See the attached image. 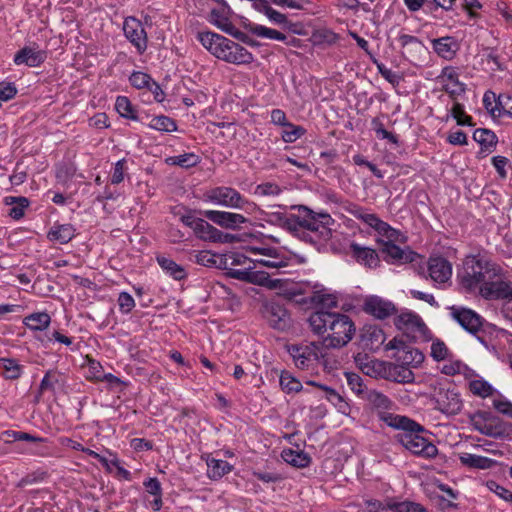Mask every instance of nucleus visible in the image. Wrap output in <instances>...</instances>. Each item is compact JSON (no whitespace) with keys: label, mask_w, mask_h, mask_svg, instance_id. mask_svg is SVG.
Here are the masks:
<instances>
[{"label":"nucleus","mask_w":512,"mask_h":512,"mask_svg":"<svg viewBox=\"0 0 512 512\" xmlns=\"http://www.w3.org/2000/svg\"><path fill=\"white\" fill-rule=\"evenodd\" d=\"M46 58L47 54L45 51L25 46L15 53L13 62L15 65H26L34 68L43 64Z\"/></svg>","instance_id":"5701e85b"},{"label":"nucleus","mask_w":512,"mask_h":512,"mask_svg":"<svg viewBox=\"0 0 512 512\" xmlns=\"http://www.w3.org/2000/svg\"><path fill=\"white\" fill-rule=\"evenodd\" d=\"M451 316L462 328L472 334H476L483 324L482 317L468 308L452 307Z\"/></svg>","instance_id":"2eb2a0df"},{"label":"nucleus","mask_w":512,"mask_h":512,"mask_svg":"<svg viewBox=\"0 0 512 512\" xmlns=\"http://www.w3.org/2000/svg\"><path fill=\"white\" fill-rule=\"evenodd\" d=\"M146 491L154 496L153 501L151 502V508L153 511H159L162 508V487L161 483L157 478H148L143 482Z\"/></svg>","instance_id":"f704fd0d"},{"label":"nucleus","mask_w":512,"mask_h":512,"mask_svg":"<svg viewBox=\"0 0 512 512\" xmlns=\"http://www.w3.org/2000/svg\"><path fill=\"white\" fill-rule=\"evenodd\" d=\"M281 457L286 463L297 468L308 467L311 462V458L307 453L290 448L284 449L281 453Z\"/></svg>","instance_id":"2f4dec72"},{"label":"nucleus","mask_w":512,"mask_h":512,"mask_svg":"<svg viewBox=\"0 0 512 512\" xmlns=\"http://www.w3.org/2000/svg\"><path fill=\"white\" fill-rule=\"evenodd\" d=\"M502 268L488 257L477 254L469 255L463 261L462 270L458 272L457 278L461 287L469 293L478 292L488 280L499 277Z\"/></svg>","instance_id":"f03ea898"},{"label":"nucleus","mask_w":512,"mask_h":512,"mask_svg":"<svg viewBox=\"0 0 512 512\" xmlns=\"http://www.w3.org/2000/svg\"><path fill=\"white\" fill-rule=\"evenodd\" d=\"M486 485L490 491L494 492L500 498L512 504V492L510 490L506 489L493 480L488 481Z\"/></svg>","instance_id":"0e129e2a"},{"label":"nucleus","mask_w":512,"mask_h":512,"mask_svg":"<svg viewBox=\"0 0 512 512\" xmlns=\"http://www.w3.org/2000/svg\"><path fill=\"white\" fill-rule=\"evenodd\" d=\"M282 192L279 185L272 183V182H266L259 184L256 187L255 193L261 196H277Z\"/></svg>","instance_id":"e2e57ef3"},{"label":"nucleus","mask_w":512,"mask_h":512,"mask_svg":"<svg viewBox=\"0 0 512 512\" xmlns=\"http://www.w3.org/2000/svg\"><path fill=\"white\" fill-rule=\"evenodd\" d=\"M246 29L251 34L261 38H268L277 41H286L287 39V36L282 32L255 23H249L246 25Z\"/></svg>","instance_id":"72a5a7b5"},{"label":"nucleus","mask_w":512,"mask_h":512,"mask_svg":"<svg viewBox=\"0 0 512 512\" xmlns=\"http://www.w3.org/2000/svg\"><path fill=\"white\" fill-rule=\"evenodd\" d=\"M262 315L273 329L285 331L291 326L292 319L289 311L278 301H266L262 306Z\"/></svg>","instance_id":"0eeeda50"},{"label":"nucleus","mask_w":512,"mask_h":512,"mask_svg":"<svg viewBox=\"0 0 512 512\" xmlns=\"http://www.w3.org/2000/svg\"><path fill=\"white\" fill-rule=\"evenodd\" d=\"M262 220L279 227H282L284 219L287 214L280 211H270V210H262L261 211Z\"/></svg>","instance_id":"680f3d73"},{"label":"nucleus","mask_w":512,"mask_h":512,"mask_svg":"<svg viewBox=\"0 0 512 512\" xmlns=\"http://www.w3.org/2000/svg\"><path fill=\"white\" fill-rule=\"evenodd\" d=\"M152 80L149 74L141 71H135L129 77L130 84L136 89H147Z\"/></svg>","instance_id":"4d7b16f0"},{"label":"nucleus","mask_w":512,"mask_h":512,"mask_svg":"<svg viewBox=\"0 0 512 512\" xmlns=\"http://www.w3.org/2000/svg\"><path fill=\"white\" fill-rule=\"evenodd\" d=\"M117 302L122 314L130 313L135 307V300L128 292H120Z\"/></svg>","instance_id":"052dcab7"},{"label":"nucleus","mask_w":512,"mask_h":512,"mask_svg":"<svg viewBox=\"0 0 512 512\" xmlns=\"http://www.w3.org/2000/svg\"><path fill=\"white\" fill-rule=\"evenodd\" d=\"M3 203L11 206L8 215L14 220H20L25 215V210L29 207L30 201L24 196H6Z\"/></svg>","instance_id":"c756f323"},{"label":"nucleus","mask_w":512,"mask_h":512,"mask_svg":"<svg viewBox=\"0 0 512 512\" xmlns=\"http://www.w3.org/2000/svg\"><path fill=\"white\" fill-rule=\"evenodd\" d=\"M193 232L197 238L209 242H213L216 235H218V229L201 218H198Z\"/></svg>","instance_id":"e433bc0d"},{"label":"nucleus","mask_w":512,"mask_h":512,"mask_svg":"<svg viewBox=\"0 0 512 512\" xmlns=\"http://www.w3.org/2000/svg\"><path fill=\"white\" fill-rule=\"evenodd\" d=\"M103 373H104L103 367L98 361H96L94 359L88 360V366H87V372H86V378L88 380L99 382Z\"/></svg>","instance_id":"bf43d9fd"},{"label":"nucleus","mask_w":512,"mask_h":512,"mask_svg":"<svg viewBox=\"0 0 512 512\" xmlns=\"http://www.w3.org/2000/svg\"><path fill=\"white\" fill-rule=\"evenodd\" d=\"M281 228L288 230L293 233L295 236L301 239L302 230L300 224V212L295 214L286 215L283 225Z\"/></svg>","instance_id":"5fc2aeb1"},{"label":"nucleus","mask_w":512,"mask_h":512,"mask_svg":"<svg viewBox=\"0 0 512 512\" xmlns=\"http://www.w3.org/2000/svg\"><path fill=\"white\" fill-rule=\"evenodd\" d=\"M300 212L301 240L317 245L328 241L332 236L330 226L334 220L328 213H317L306 206H298Z\"/></svg>","instance_id":"20e7f679"},{"label":"nucleus","mask_w":512,"mask_h":512,"mask_svg":"<svg viewBox=\"0 0 512 512\" xmlns=\"http://www.w3.org/2000/svg\"><path fill=\"white\" fill-rule=\"evenodd\" d=\"M17 94V88L14 83L0 82V100L8 101Z\"/></svg>","instance_id":"774afa93"},{"label":"nucleus","mask_w":512,"mask_h":512,"mask_svg":"<svg viewBox=\"0 0 512 512\" xmlns=\"http://www.w3.org/2000/svg\"><path fill=\"white\" fill-rule=\"evenodd\" d=\"M279 385L281 390L286 394L298 393L303 388L300 380L287 370H283L280 373Z\"/></svg>","instance_id":"c9c22d12"},{"label":"nucleus","mask_w":512,"mask_h":512,"mask_svg":"<svg viewBox=\"0 0 512 512\" xmlns=\"http://www.w3.org/2000/svg\"><path fill=\"white\" fill-rule=\"evenodd\" d=\"M435 53L446 60H451L456 55L459 45L451 36L440 37L431 41Z\"/></svg>","instance_id":"bb28decb"},{"label":"nucleus","mask_w":512,"mask_h":512,"mask_svg":"<svg viewBox=\"0 0 512 512\" xmlns=\"http://www.w3.org/2000/svg\"><path fill=\"white\" fill-rule=\"evenodd\" d=\"M350 251L352 257L360 264L369 268H374L379 264V257L377 252L369 247L361 246L356 242L350 244Z\"/></svg>","instance_id":"393cba45"},{"label":"nucleus","mask_w":512,"mask_h":512,"mask_svg":"<svg viewBox=\"0 0 512 512\" xmlns=\"http://www.w3.org/2000/svg\"><path fill=\"white\" fill-rule=\"evenodd\" d=\"M380 420L389 427L400 430L395 439L412 454L424 458H434L437 455V447L422 436L425 429L416 421L393 413H382Z\"/></svg>","instance_id":"f257e3e1"},{"label":"nucleus","mask_w":512,"mask_h":512,"mask_svg":"<svg viewBox=\"0 0 512 512\" xmlns=\"http://www.w3.org/2000/svg\"><path fill=\"white\" fill-rule=\"evenodd\" d=\"M345 378L349 388L359 397L363 398V394L367 392L366 385L363 382V378L354 372H345Z\"/></svg>","instance_id":"49530a36"},{"label":"nucleus","mask_w":512,"mask_h":512,"mask_svg":"<svg viewBox=\"0 0 512 512\" xmlns=\"http://www.w3.org/2000/svg\"><path fill=\"white\" fill-rule=\"evenodd\" d=\"M168 160L173 165H178L183 168H190L198 164L199 157L194 153H185L170 157Z\"/></svg>","instance_id":"864d4df0"},{"label":"nucleus","mask_w":512,"mask_h":512,"mask_svg":"<svg viewBox=\"0 0 512 512\" xmlns=\"http://www.w3.org/2000/svg\"><path fill=\"white\" fill-rule=\"evenodd\" d=\"M369 405L375 408L378 412V418L382 413H390L389 410L393 407V402L383 393L377 390H368L363 394V398Z\"/></svg>","instance_id":"c85d7f7f"},{"label":"nucleus","mask_w":512,"mask_h":512,"mask_svg":"<svg viewBox=\"0 0 512 512\" xmlns=\"http://www.w3.org/2000/svg\"><path fill=\"white\" fill-rule=\"evenodd\" d=\"M488 413L483 411H477L475 414L470 416V421L475 430L483 435L490 436L493 438H500L505 434V428L503 424L487 422Z\"/></svg>","instance_id":"aec40b11"},{"label":"nucleus","mask_w":512,"mask_h":512,"mask_svg":"<svg viewBox=\"0 0 512 512\" xmlns=\"http://www.w3.org/2000/svg\"><path fill=\"white\" fill-rule=\"evenodd\" d=\"M473 139L484 149H490L497 144V136L489 129L478 128L473 133Z\"/></svg>","instance_id":"37998d69"},{"label":"nucleus","mask_w":512,"mask_h":512,"mask_svg":"<svg viewBox=\"0 0 512 512\" xmlns=\"http://www.w3.org/2000/svg\"><path fill=\"white\" fill-rule=\"evenodd\" d=\"M148 127L161 132H174L177 130L176 121L168 116L160 115L151 119Z\"/></svg>","instance_id":"79ce46f5"},{"label":"nucleus","mask_w":512,"mask_h":512,"mask_svg":"<svg viewBox=\"0 0 512 512\" xmlns=\"http://www.w3.org/2000/svg\"><path fill=\"white\" fill-rule=\"evenodd\" d=\"M362 309L365 313L381 320L396 312V307L391 301L376 295L366 297Z\"/></svg>","instance_id":"dca6fc26"},{"label":"nucleus","mask_w":512,"mask_h":512,"mask_svg":"<svg viewBox=\"0 0 512 512\" xmlns=\"http://www.w3.org/2000/svg\"><path fill=\"white\" fill-rule=\"evenodd\" d=\"M123 31L125 37L136 47L139 54L147 49V34L142 23L134 17L124 21Z\"/></svg>","instance_id":"f8f14e48"},{"label":"nucleus","mask_w":512,"mask_h":512,"mask_svg":"<svg viewBox=\"0 0 512 512\" xmlns=\"http://www.w3.org/2000/svg\"><path fill=\"white\" fill-rule=\"evenodd\" d=\"M204 200L230 209L249 210L254 203L246 199L239 191L229 186L214 187L204 193Z\"/></svg>","instance_id":"39448f33"},{"label":"nucleus","mask_w":512,"mask_h":512,"mask_svg":"<svg viewBox=\"0 0 512 512\" xmlns=\"http://www.w3.org/2000/svg\"><path fill=\"white\" fill-rule=\"evenodd\" d=\"M436 402L438 409L447 415L458 414L463 406L460 394L455 389L441 390Z\"/></svg>","instance_id":"4be33fe9"},{"label":"nucleus","mask_w":512,"mask_h":512,"mask_svg":"<svg viewBox=\"0 0 512 512\" xmlns=\"http://www.w3.org/2000/svg\"><path fill=\"white\" fill-rule=\"evenodd\" d=\"M395 325L399 330L423 332L426 325L422 318L414 312H403L395 318Z\"/></svg>","instance_id":"a878e982"},{"label":"nucleus","mask_w":512,"mask_h":512,"mask_svg":"<svg viewBox=\"0 0 512 512\" xmlns=\"http://www.w3.org/2000/svg\"><path fill=\"white\" fill-rule=\"evenodd\" d=\"M431 356L438 362L446 360L449 356V349L443 341L437 339L431 344Z\"/></svg>","instance_id":"13d9d810"},{"label":"nucleus","mask_w":512,"mask_h":512,"mask_svg":"<svg viewBox=\"0 0 512 512\" xmlns=\"http://www.w3.org/2000/svg\"><path fill=\"white\" fill-rule=\"evenodd\" d=\"M483 105H484V108L487 110V112L491 116L496 117V111H497L496 94L493 91L488 90L484 93Z\"/></svg>","instance_id":"338daca9"},{"label":"nucleus","mask_w":512,"mask_h":512,"mask_svg":"<svg viewBox=\"0 0 512 512\" xmlns=\"http://www.w3.org/2000/svg\"><path fill=\"white\" fill-rule=\"evenodd\" d=\"M254 268L255 266L246 269H230L227 274L233 279L245 281L251 284L268 288L276 287V280H272L268 273L264 271H255L253 270Z\"/></svg>","instance_id":"ddd939ff"},{"label":"nucleus","mask_w":512,"mask_h":512,"mask_svg":"<svg viewBox=\"0 0 512 512\" xmlns=\"http://www.w3.org/2000/svg\"><path fill=\"white\" fill-rule=\"evenodd\" d=\"M4 436H7L6 441H26L32 442L33 445L27 449V453L38 457H51L53 452L49 446L46 445L48 442L47 438L37 437L30 433L23 431L8 430L3 432Z\"/></svg>","instance_id":"6e6552de"},{"label":"nucleus","mask_w":512,"mask_h":512,"mask_svg":"<svg viewBox=\"0 0 512 512\" xmlns=\"http://www.w3.org/2000/svg\"><path fill=\"white\" fill-rule=\"evenodd\" d=\"M76 236V229L72 224L54 223L47 233V238L51 242L67 244Z\"/></svg>","instance_id":"cd10ccee"},{"label":"nucleus","mask_w":512,"mask_h":512,"mask_svg":"<svg viewBox=\"0 0 512 512\" xmlns=\"http://www.w3.org/2000/svg\"><path fill=\"white\" fill-rule=\"evenodd\" d=\"M288 352L296 367L302 370L309 369L318 358L315 348L310 345H291Z\"/></svg>","instance_id":"412c9836"},{"label":"nucleus","mask_w":512,"mask_h":512,"mask_svg":"<svg viewBox=\"0 0 512 512\" xmlns=\"http://www.w3.org/2000/svg\"><path fill=\"white\" fill-rule=\"evenodd\" d=\"M469 389L474 395L482 398L491 396L494 390L492 385L483 379H474L470 381Z\"/></svg>","instance_id":"09e8293b"},{"label":"nucleus","mask_w":512,"mask_h":512,"mask_svg":"<svg viewBox=\"0 0 512 512\" xmlns=\"http://www.w3.org/2000/svg\"><path fill=\"white\" fill-rule=\"evenodd\" d=\"M285 128L286 129L281 133V138L286 143H293L306 133V129L304 127L294 125L290 122H288V125H286Z\"/></svg>","instance_id":"8fccbe9b"},{"label":"nucleus","mask_w":512,"mask_h":512,"mask_svg":"<svg viewBox=\"0 0 512 512\" xmlns=\"http://www.w3.org/2000/svg\"><path fill=\"white\" fill-rule=\"evenodd\" d=\"M374 230L382 237H385L387 241H399L401 237L400 231L390 226L387 222L379 220Z\"/></svg>","instance_id":"603ef678"},{"label":"nucleus","mask_w":512,"mask_h":512,"mask_svg":"<svg viewBox=\"0 0 512 512\" xmlns=\"http://www.w3.org/2000/svg\"><path fill=\"white\" fill-rule=\"evenodd\" d=\"M460 461L463 465L470 467V468H477V469H488L492 466L493 460L484 457L479 456L471 453H463L460 456Z\"/></svg>","instance_id":"4c0bfd02"},{"label":"nucleus","mask_w":512,"mask_h":512,"mask_svg":"<svg viewBox=\"0 0 512 512\" xmlns=\"http://www.w3.org/2000/svg\"><path fill=\"white\" fill-rule=\"evenodd\" d=\"M396 241H382L381 253L385 261L391 264L412 263L420 258V255L410 248H401L395 244Z\"/></svg>","instance_id":"9d476101"},{"label":"nucleus","mask_w":512,"mask_h":512,"mask_svg":"<svg viewBox=\"0 0 512 512\" xmlns=\"http://www.w3.org/2000/svg\"><path fill=\"white\" fill-rule=\"evenodd\" d=\"M201 213L205 218L225 229H236L248 221L243 215L233 212L205 210Z\"/></svg>","instance_id":"a211bd4d"},{"label":"nucleus","mask_w":512,"mask_h":512,"mask_svg":"<svg viewBox=\"0 0 512 512\" xmlns=\"http://www.w3.org/2000/svg\"><path fill=\"white\" fill-rule=\"evenodd\" d=\"M313 292L307 298L302 299L301 303H311L316 306H321L323 310L335 308L338 305L337 297L334 294L328 293L321 285L316 284Z\"/></svg>","instance_id":"b1692460"},{"label":"nucleus","mask_w":512,"mask_h":512,"mask_svg":"<svg viewBox=\"0 0 512 512\" xmlns=\"http://www.w3.org/2000/svg\"><path fill=\"white\" fill-rule=\"evenodd\" d=\"M338 315V312H330L323 309L317 310L308 318L309 327L318 336L326 335L325 337H330Z\"/></svg>","instance_id":"9b49d317"},{"label":"nucleus","mask_w":512,"mask_h":512,"mask_svg":"<svg viewBox=\"0 0 512 512\" xmlns=\"http://www.w3.org/2000/svg\"><path fill=\"white\" fill-rule=\"evenodd\" d=\"M349 213L354 216L356 219L364 222L366 225L371 228H375L380 218L374 213H368L367 210L361 206L354 205L351 209L348 210Z\"/></svg>","instance_id":"c03bdc74"},{"label":"nucleus","mask_w":512,"mask_h":512,"mask_svg":"<svg viewBox=\"0 0 512 512\" xmlns=\"http://www.w3.org/2000/svg\"><path fill=\"white\" fill-rule=\"evenodd\" d=\"M371 126L378 138L387 139L394 144L398 143L397 136L392 134L391 132L387 131L384 128V124L382 123V121L379 118H377V117L373 118L371 121Z\"/></svg>","instance_id":"6e6d98bb"},{"label":"nucleus","mask_w":512,"mask_h":512,"mask_svg":"<svg viewBox=\"0 0 512 512\" xmlns=\"http://www.w3.org/2000/svg\"><path fill=\"white\" fill-rule=\"evenodd\" d=\"M61 374L56 370H48L39 385V395L46 391L54 392L56 384L59 383Z\"/></svg>","instance_id":"de8ad7c7"},{"label":"nucleus","mask_w":512,"mask_h":512,"mask_svg":"<svg viewBox=\"0 0 512 512\" xmlns=\"http://www.w3.org/2000/svg\"><path fill=\"white\" fill-rule=\"evenodd\" d=\"M428 277L436 284H444L451 279L452 264L442 256H431L427 262Z\"/></svg>","instance_id":"4468645a"},{"label":"nucleus","mask_w":512,"mask_h":512,"mask_svg":"<svg viewBox=\"0 0 512 512\" xmlns=\"http://www.w3.org/2000/svg\"><path fill=\"white\" fill-rule=\"evenodd\" d=\"M480 295L486 300H512V282L503 277L488 280L481 289Z\"/></svg>","instance_id":"1a4fd4ad"},{"label":"nucleus","mask_w":512,"mask_h":512,"mask_svg":"<svg viewBox=\"0 0 512 512\" xmlns=\"http://www.w3.org/2000/svg\"><path fill=\"white\" fill-rule=\"evenodd\" d=\"M213 23L223 32L231 35L232 37L242 36V32L238 30L227 18H221L219 12L212 11Z\"/></svg>","instance_id":"a18cd8bd"},{"label":"nucleus","mask_w":512,"mask_h":512,"mask_svg":"<svg viewBox=\"0 0 512 512\" xmlns=\"http://www.w3.org/2000/svg\"><path fill=\"white\" fill-rule=\"evenodd\" d=\"M216 258L217 254L211 253L210 251H199L195 255V262L205 267H214Z\"/></svg>","instance_id":"69168bd1"},{"label":"nucleus","mask_w":512,"mask_h":512,"mask_svg":"<svg viewBox=\"0 0 512 512\" xmlns=\"http://www.w3.org/2000/svg\"><path fill=\"white\" fill-rule=\"evenodd\" d=\"M438 80L443 83L442 90L446 92L453 101L466 90L465 84L459 81V74L454 67H444L441 74L438 76Z\"/></svg>","instance_id":"f3484780"},{"label":"nucleus","mask_w":512,"mask_h":512,"mask_svg":"<svg viewBox=\"0 0 512 512\" xmlns=\"http://www.w3.org/2000/svg\"><path fill=\"white\" fill-rule=\"evenodd\" d=\"M207 467V476L211 480H219L233 469L227 461L214 458L207 460Z\"/></svg>","instance_id":"7c9ffc66"},{"label":"nucleus","mask_w":512,"mask_h":512,"mask_svg":"<svg viewBox=\"0 0 512 512\" xmlns=\"http://www.w3.org/2000/svg\"><path fill=\"white\" fill-rule=\"evenodd\" d=\"M157 263L163 269V271H165V273L171 276L174 280L180 281L187 277V273L184 267L177 264L170 258L158 256Z\"/></svg>","instance_id":"473e14b6"},{"label":"nucleus","mask_w":512,"mask_h":512,"mask_svg":"<svg viewBox=\"0 0 512 512\" xmlns=\"http://www.w3.org/2000/svg\"><path fill=\"white\" fill-rule=\"evenodd\" d=\"M50 322L51 318L46 312L33 313L24 318V324L31 330H44Z\"/></svg>","instance_id":"ea45409f"},{"label":"nucleus","mask_w":512,"mask_h":512,"mask_svg":"<svg viewBox=\"0 0 512 512\" xmlns=\"http://www.w3.org/2000/svg\"><path fill=\"white\" fill-rule=\"evenodd\" d=\"M355 331L356 328L351 318L346 314L339 313L330 337H324L323 343L328 348H341L352 340Z\"/></svg>","instance_id":"423d86ee"},{"label":"nucleus","mask_w":512,"mask_h":512,"mask_svg":"<svg viewBox=\"0 0 512 512\" xmlns=\"http://www.w3.org/2000/svg\"><path fill=\"white\" fill-rule=\"evenodd\" d=\"M115 109L123 118L134 121L139 120L135 107L126 96H118L116 98Z\"/></svg>","instance_id":"58836bf2"},{"label":"nucleus","mask_w":512,"mask_h":512,"mask_svg":"<svg viewBox=\"0 0 512 512\" xmlns=\"http://www.w3.org/2000/svg\"><path fill=\"white\" fill-rule=\"evenodd\" d=\"M0 368L3 376L9 380L18 379L22 374V366L14 359L0 358Z\"/></svg>","instance_id":"a19ab883"},{"label":"nucleus","mask_w":512,"mask_h":512,"mask_svg":"<svg viewBox=\"0 0 512 512\" xmlns=\"http://www.w3.org/2000/svg\"><path fill=\"white\" fill-rule=\"evenodd\" d=\"M385 339V333L380 327L366 324L361 329L359 343L363 350L375 352L384 344Z\"/></svg>","instance_id":"6ab92c4d"},{"label":"nucleus","mask_w":512,"mask_h":512,"mask_svg":"<svg viewBox=\"0 0 512 512\" xmlns=\"http://www.w3.org/2000/svg\"><path fill=\"white\" fill-rule=\"evenodd\" d=\"M388 508L393 512H428L421 504L410 501L388 503Z\"/></svg>","instance_id":"3c124183"},{"label":"nucleus","mask_w":512,"mask_h":512,"mask_svg":"<svg viewBox=\"0 0 512 512\" xmlns=\"http://www.w3.org/2000/svg\"><path fill=\"white\" fill-rule=\"evenodd\" d=\"M197 39L216 58L235 65L250 64L253 54L240 44L214 32H198Z\"/></svg>","instance_id":"7ed1b4c3"}]
</instances>
